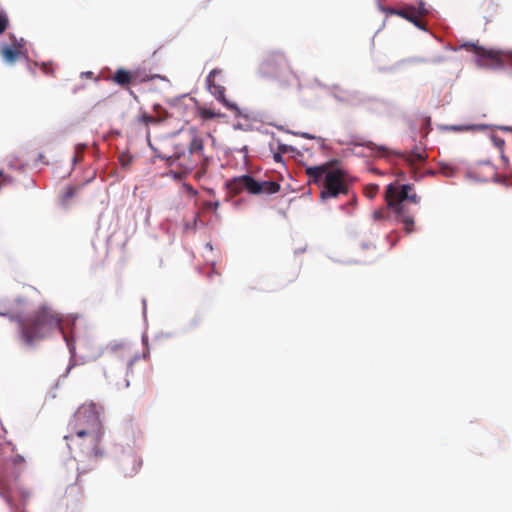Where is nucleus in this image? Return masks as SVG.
I'll return each mask as SVG.
<instances>
[{
  "label": "nucleus",
  "instance_id": "nucleus-39",
  "mask_svg": "<svg viewBox=\"0 0 512 512\" xmlns=\"http://www.w3.org/2000/svg\"><path fill=\"white\" fill-rule=\"evenodd\" d=\"M68 489H70V490L72 491V490H73V484H70V485L68 486Z\"/></svg>",
  "mask_w": 512,
  "mask_h": 512
},
{
  "label": "nucleus",
  "instance_id": "nucleus-1",
  "mask_svg": "<svg viewBox=\"0 0 512 512\" xmlns=\"http://www.w3.org/2000/svg\"><path fill=\"white\" fill-rule=\"evenodd\" d=\"M18 324L21 341L32 346L51 335L55 331L62 332V317L52 308L42 305L33 314L11 318Z\"/></svg>",
  "mask_w": 512,
  "mask_h": 512
},
{
  "label": "nucleus",
  "instance_id": "nucleus-21",
  "mask_svg": "<svg viewBox=\"0 0 512 512\" xmlns=\"http://www.w3.org/2000/svg\"><path fill=\"white\" fill-rule=\"evenodd\" d=\"M139 121L142 122L145 126H149L150 124H158L161 121V119L148 115L147 113H143L139 117Z\"/></svg>",
  "mask_w": 512,
  "mask_h": 512
},
{
  "label": "nucleus",
  "instance_id": "nucleus-15",
  "mask_svg": "<svg viewBox=\"0 0 512 512\" xmlns=\"http://www.w3.org/2000/svg\"><path fill=\"white\" fill-rule=\"evenodd\" d=\"M115 370H119V374H122L125 369H124L123 366L117 367V365H111L109 371L105 370V372H104L105 373V377L107 378V380H109L111 383H114L118 387H122V388L129 387V381L128 380H124V381L120 382V381H118L116 379V376L113 373Z\"/></svg>",
  "mask_w": 512,
  "mask_h": 512
},
{
  "label": "nucleus",
  "instance_id": "nucleus-33",
  "mask_svg": "<svg viewBox=\"0 0 512 512\" xmlns=\"http://www.w3.org/2000/svg\"><path fill=\"white\" fill-rule=\"evenodd\" d=\"M278 150L282 153H286L288 151V147L286 145H279Z\"/></svg>",
  "mask_w": 512,
  "mask_h": 512
},
{
  "label": "nucleus",
  "instance_id": "nucleus-20",
  "mask_svg": "<svg viewBox=\"0 0 512 512\" xmlns=\"http://www.w3.org/2000/svg\"><path fill=\"white\" fill-rule=\"evenodd\" d=\"M491 140L494 143V145L500 150L502 160L505 163H508V158L504 155V151H503L504 150V146H505V140L500 138V137H498V136H495V135H493L491 137Z\"/></svg>",
  "mask_w": 512,
  "mask_h": 512
},
{
  "label": "nucleus",
  "instance_id": "nucleus-12",
  "mask_svg": "<svg viewBox=\"0 0 512 512\" xmlns=\"http://www.w3.org/2000/svg\"><path fill=\"white\" fill-rule=\"evenodd\" d=\"M112 80L115 84L123 88L140 81L138 72H132L124 68H118L112 76Z\"/></svg>",
  "mask_w": 512,
  "mask_h": 512
},
{
  "label": "nucleus",
  "instance_id": "nucleus-11",
  "mask_svg": "<svg viewBox=\"0 0 512 512\" xmlns=\"http://www.w3.org/2000/svg\"><path fill=\"white\" fill-rule=\"evenodd\" d=\"M225 187L229 196L234 197L244 190L248 191L250 194L257 195L258 186L257 181L250 175H242L239 177H234L231 180H228L225 183Z\"/></svg>",
  "mask_w": 512,
  "mask_h": 512
},
{
  "label": "nucleus",
  "instance_id": "nucleus-10",
  "mask_svg": "<svg viewBox=\"0 0 512 512\" xmlns=\"http://www.w3.org/2000/svg\"><path fill=\"white\" fill-rule=\"evenodd\" d=\"M221 70L213 69L210 71L206 78V85L209 92L216 98L217 101L222 103L227 109L232 111L236 116H240V109L236 103L229 101L225 97V87L215 82L216 75L220 74Z\"/></svg>",
  "mask_w": 512,
  "mask_h": 512
},
{
  "label": "nucleus",
  "instance_id": "nucleus-6",
  "mask_svg": "<svg viewBox=\"0 0 512 512\" xmlns=\"http://www.w3.org/2000/svg\"><path fill=\"white\" fill-rule=\"evenodd\" d=\"M156 157L167 161V165L172 168L170 170V174L177 180L183 179L197 167V156L190 155L189 151L175 152L173 155L168 157L157 153Z\"/></svg>",
  "mask_w": 512,
  "mask_h": 512
},
{
  "label": "nucleus",
  "instance_id": "nucleus-31",
  "mask_svg": "<svg viewBox=\"0 0 512 512\" xmlns=\"http://www.w3.org/2000/svg\"><path fill=\"white\" fill-rule=\"evenodd\" d=\"M205 207L211 208L213 210H217L218 207H219V202H213V203L212 202H206L205 203Z\"/></svg>",
  "mask_w": 512,
  "mask_h": 512
},
{
  "label": "nucleus",
  "instance_id": "nucleus-13",
  "mask_svg": "<svg viewBox=\"0 0 512 512\" xmlns=\"http://www.w3.org/2000/svg\"><path fill=\"white\" fill-rule=\"evenodd\" d=\"M388 12L390 14L398 15L411 23H413L416 27L420 29H425L421 18L418 16L415 6H407L402 9H389Z\"/></svg>",
  "mask_w": 512,
  "mask_h": 512
},
{
  "label": "nucleus",
  "instance_id": "nucleus-28",
  "mask_svg": "<svg viewBox=\"0 0 512 512\" xmlns=\"http://www.w3.org/2000/svg\"><path fill=\"white\" fill-rule=\"evenodd\" d=\"M8 26V18L5 14L0 13V34H2Z\"/></svg>",
  "mask_w": 512,
  "mask_h": 512
},
{
  "label": "nucleus",
  "instance_id": "nucleus-37",
  "mask_svg": "<svg viewBox=\"0 0 512 512\" xmlns=\"http://www.w3.org/2000/svg\"><path fill=\"white\" fill-rule=\"evenodd\" d=\"M80 477H81V474H80V473H77V474H76V479H75V485H78L79 480H80Z\"/></svg>",
  "mask_w": 512,
  "mask_h": 512
},
{
  "label": "nucleus",
  "instance_id": "nucleus-32",
  "mask_svg": "<svg viewBox=\"0 0 512 512\" xmlns=\"http://www.w3.org/2000/svg\"><path fill=\"white\" fill-rule=\"evenodd\" d=\"M275 162H282L283 161V158L281 156V154L278 152V153H275L274 156H273Z\"/></svg>",
  "mask_w": 512,
  "mask_h": 512
},
{
  "label": "nucleus",
  "instance_id": "nucleus-23",
  "mask_svg": "<svg viewBox=\"0 0 512 512\" xmlns=\"http://www.w3.org/2000/svg\"><path fill=\"white\" fill-rule=\"evenodd\" d=\"M455 172H456L455 168L448 164H444L441 166V173L446 177L454 176Z\"/></svg>",
  "mask_w": 512,
  "mask_h": 512
},
{
  "label": "nucleus",
  "instance_id": "nucleus-25",
  "mask_svg": "<svg viewBox=\"0 0 512 512\" xmlns=\"http://www.w3.org/2000/svg\"><path fill=\"white\" fill-rule=\"evenodd\" d=\"M356 145H360V146H364V147H367L371 150L373 149H377L379 151H382V152H385L386 151V148L383 147V146H376V144H374L373 142L371 141H366V142H362V143H355Z\"/></svg>",
  "mask_w": 512,
  "mask_h": 512
},
{
  "label": "nucleus",
  "instance_id": "nucleus-7",
  "mask_svg": "<svg viewBox=\"0 0 512 512\" xmlns=\"http://www.w3.org/2000/svg\"><path fill=\"white\" fill-rule=\"evenodd\" d=\"M289 69L285 55L279 51L267 53L259 66L260 73L266 77H277Z\"/></svg>",
  "mask_w": 512,
  "mask_h": 512
},
{
  "label": "nucleus",
  "instance_id": "nucleus-16",
  "mask_svg": "<svg viewBox=\"0 0 512 512\" xmlns=\"http://www.w3.org/2000/svg\"><path fill=\"white\" fill-rule=\"evenodd\" d=\"M257 194H275L280 190V184L274 181H257Z\"/></svg>",
  "mask_w": 512,
  "mask_h": 512
},
{
  "label": "nucleus",
  "instance_id": "nucleus-4",
  "mask_svg": "<svg viewBox=\"0 0 512 512\" xmlns=\"http://www.w3.org/2000/svg\"><path fill=\"white\" fill-rule=\"evenodd\" d=\"M100 410L101 408L94 403L80 406L69 424L71 429L70 433L84 435L85 432H89L93 435L95 432H103Z\"/></svg>",
  "mask_w": 512,
  "mask_h": 512
},
{
  "label": "nucleus",
  "instance_id": "nucleus-40",
  "mask_svg": "<svg viewBox=\"0 0 512 512\" xmlns=\"http://www.w3.org/2000/svg\"><path fill=\"white\" fill-rule=\"evenodd\" d=\"M68 465H70L72 468H74V466H75L74 463H72V462L69 463Z\"/></svg>",
  "mask_w": 512,
  "mask_h": 512
},
{
  "label": "nucleus",
  "instance_id": "nucleus-9",
  "mask_svg": "<svg viewBox=\"0 0 512 512\" xmlns=\"http://www.w3.org/2000/svg\"><path fill=\"white\" fill-rule=\"evenodd\" d=\"M189 153L190 155L197 156V164L199 163L200 167L196 171L195 177L200 179L207 173L211 158L204 154V140L195 130H192V138L189 142Z\"/></svg>",
  "mask_w": 512,
  "mask_h": 512
},
{
  "label": "nucleus",
  "instance_id": "nucleus-29",
  "mask_svg": "<svg viewBox=\"0 0 512 512\" xmlns=\"http://www.w3.org/2000/svg\"><path fill=\"white\" fill-rule=\"evenodd\" d=\"M77 192V188L76 187H69L67 188L65 194H64V199L65 200H68L70 198H72Z\"/></svg>",
  "mask_w": 512,
  "mask_h": 512
},
{
  "label": "nucleus",
  "instance_id": "nucleus-22",
  "mask_svg": "<svg viewBox=\"0 0 512 512\" xmlns=\"http://www.w3.org/2000/svg\"><path fill=\"white\" fill-rule=\"evenodd\" d=\"M379 190V186L377 184H369L365 187V195L372 199L374 198Z\"/></svg>",
  "mask_w": 512,
  "mask_h": 512
},
{
  "label": "nucleus",
  "instance_id": "nucleus-24",
  "mask_svg": "<svg viewBox=\"0 0 512 512\" xmlns=\"http://www.w3.org/2000/svg\"><path fill=\"white\" fill-rule=\"evenodd\" d=\"M14 181V179L9 176V175H5L3 173V171L0 170V189L3 187V186H6V185H10L12 184Z\"/></svg>",
  "mask_w": 512,
  "mask_h": 512
},
{
  "label": "nucleus",
  "instance_id": "nucleus-3",
  "mask_svg": "<svg viewBox=\"0 0 512 512\" xmlns=\"http://www.w3.org/2000/svg\"><path fill=\"white\" fill-rule=\"evenodd\" d=\"M420 196L414 192L411 184H389L385 191V201L387 206L396 215L398 220L403 224L404 231L411 234L414 231V212L411 205L420 203Z\"/></svg>",
  "mask_w": 512,
  "mask_h": 512
},
{
  "label": "nucleus",
  "instance_id": "nucleus-18",
  "mask_svg": "<svg viewBox=\"0 0 512 512\" xmlns=\"http://www.w3.org/2000/svg\"><path fill=\"white\" fill-rule=\"evenodd\" d=\"M197 113L203 120L221 118L224 116L222 113L216 112L214 109L206 107V106H198Z\"/></svg>",
  "mask_w": 512,
  "mask_h": 512
},
{
  "label": "nucleus",
  "instance_id": "nucleus-27",
  "mask_svg": "<svg viewBox=\"0 0 512 512\" xmlns=\"http://www.w3.org/2000/svg\"><path fill=\"white\" fill-rule=\"evenodd\" d=\"M41 70L45 75H48V76L54 75V69H53L52 65L49 63H42Z\"/></svg>",
  "mask_w": 512,
  "mask_h": 512
},
{
  "label": "nucleus",
  "instance_id": "nucleus-30",
  "mask_svg": "<svg viewBox=\"0 0 512 512\" xmlns=\"http://www.w3.org/2000/svg\"><path fill=\"white\" fill-rule=\"evenodd\" d=\"M183 188L185 189V191L190 194L191 196H196L197 195V190L193 188L192 185L188 184V183H184L183 184Z\"/></svg>",
  "mask_w": 512,
  "mask_h": 512
},
{
  "label": "nucleus",
  "instance_id": "nucleus-26",
  "mask_svg": "<svg viewBox=\"0 0 512 512\" xmlns=\"http://www.w3.org/2000/svg\"><path fill=\"white\" fill-rule=\"evenodd\" d=\"M415 8L420 18L428 14V10L425 7V3L423 1H420Z\"/></svg>",
  "mask_w": 512,
  "mask_h": 512
},
{
  "label": "nucleus",
  "instance_id": "nucleus-17",
  "mask_svg": "<svg viewBox=\"0 0 512 512\" xmlns=\"http://www.w3.org/2000/svg\"><path fill=\"white\" fill-rule=\"evenodd\" d=\"M21 48H22L21 45H18L15 47L5 46L2 48L1 53H2L3 58L7 62L13 63L22 54Z\"/></svg>",
  "mask_w": 512,
  "mask_h": 512
},
{
  "label": "nucleus",
  "instance_id": "nucleus-38",
  "mask_svg": "<svg viewBox=\"0 0 512 512\" xmlns=\"http://www.w3.org/2000/svg\"><path fill=\"white\" fill-rule=\"evenodd\" d=\"M136 360V357H134L133 359H131L128 363L129 366H132L133 362Z\"/></svg>",
  "mask_w": 512,
  "mask_h": 512
},
{
  "label": "nucleus",
  "instance_id": "nucleus-34",
  "mask_svg": "<svg viewBox=\"0 0 512 512\" xmlns=\"http://www.w3.org/2000/svg\"><path fill=\"white\" fill-rule=\"evenodd\" d=\"M81 75L84 76V77H87V78H92L93 77V72L87 71V72H83Z\"/></svg>",
  "mask_w": 512,
  "mask_h": 512
},
{
  "label": "nucleus",
  "instance_id": "nucleus-14",
  "mask_svg": "<svg viewBox=\"0 0 512 512\" xmlns=\"http://www.w3.org/2000/svg\"><path fill=\"white\" fill-rule=\"evenodd\" d=\"M395 155L403 159L411 167L418 163H423L427 158L426 152L419 148H415L411 152H395Z\"/></svg>",
  "mask_w": 512,
  "mask_h": 512
},
{
  "label": "nucleus",
  "instance_id": "nucleus-35",
  "mask_svg": "<svg viewBox=\"0 0 512 512\" xmlns=\"http://www.w3.org/2000/svg\"><path fill=\"white\" fill-rule=\"evenodd\" d=\"M502 131H506V132H512V127L511 126H501L499 127Z\"/></svg>",
  "mask_w": 512,
  "mask_h": 512
},
{
  "label": "nucleus",
  "instance_id": "nucleus-8",
  "mask_svg": "<svg viewBox=\"0 0 512 512\" xmlns=\"http://www.w3.org/2000/svg\"><path fill=\"white\" fill-rule=\"evenodd\" d=\"M462 47L468 51H472L475 55H477L480 65L486 66L488 68H500L504 64L505 55L502 51L486 49L473 43H466Z\"/></svg>",
  "mask_w": 512,
  "mask_h": 512
},
{
  "label": "nucleus",
  "instance_id": "nucleus-19",
  "mask_svg": "<svg viewBox=\"0 0 512 512\" xmlns=\"http://www.w3.org/2000/svg\"><path fill=\"white\" fill-rule=\"evenodd\" d=\"M374 221H387L390 218L389 208H381L372 213Z\"/></svg>",
  "mask_w": 512,
  "mask_h": 512
},
{
  "label": "nucleus",
  "instance_id": "nucleus-5",
  "mask_svg": "<svg viewBox=\"0 0 512 512\" xmlns=\"http://www.w3.org/2000/svg\"><path fill=\"white\" fill-rule=\"evenodd\" d=\"M102 435L103 432H95L93 435L89 432H85L84 435L69 433L64 439L71 452L79 450L87 456L99 457L103 454L100 448Z\"/></svg>",
  "mask_w": 512,
  "mask_h": 512
},
{
  "label": "nucleus",
  "instance_id": "nucleus-2",
  "mask_svg": "<svg viewBox=\"0 0 512 512\" xmlns=\"http://www.w3.org/2000/svg\"><path fill=\"white\" fill-rule=\"evenodd\" d=\"M306 175L309 183L316 184L320 189V199L326 201L348 195L352 178L343 169H332V162L319 166L307 167Z\"/></svg>",
  "mask_w": 512,
  "mask_h": 512
},
{
  "label": "nucleus",
  "instance_id": "nucleus-36",
  "mask_svg": "<svg viewBox=\"0 0 512 512\" xmlns=\"http://www.w3.org/2000/svg\"><path fill=\"white\" fill-rule=\"evenodd\" d=\"M469 127H466V128H462V127H459V126H453L452 129L454 131H461V130H464V129H468Z\"/></svg>",
  "mask_w": 512,
  "mask_h": 512
}]
</instances>
